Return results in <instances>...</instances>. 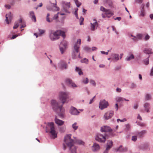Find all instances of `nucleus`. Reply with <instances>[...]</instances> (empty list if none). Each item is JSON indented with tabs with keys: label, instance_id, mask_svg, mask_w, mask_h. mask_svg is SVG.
Returning a JSON list of instances; mask_svg holds the SVG:
<instances>
[{
	"label": "nucleus",
	"instance_id": "f257e3e1",
	"mask_svg": "<svg viewBox=\"0 0 153 153\" xmlns=\"http://www.w3.org/2000/svg\"><path fill=\"white\" fill-rule=\"evenodd\" d=\"M51 104L53 110L58 113V115L61 118L64 117L65 109L62 108V104L60 105L54 100L51 101Z\"/></svg>",
	"mask_w": 153,
	"mask_h": 153
},
{
	"label": "nucleus",
	"instance_id": "f03ea898",
	"mask_svg": "<svg viewBox=\"0 0 153 153\" xmlns=\"http://www.w3.org/2000/svg\"><path fill=\"white\" fill-rule=\"evenodd\" d=\"M71 134L67 135L64 138V142L69 147L71 153H76V147L74 145V141L71 138Z\"/></svg>",
	"mask_w": 153,
	"mask_h": 153
},
{
	"label": "nucleus",
	"instance_id": "7ed1b4c3",
	"mask_svg": "<svg viewBox=\"0 0 153 153\" xmlns=\"http://www.w3.org/2000/svg\"><path fill=\"white\" fill-rule=\"evenodd\" d=\"M60 36H61L63 38H65V33L61 30H57L56 31L51 32L50 35V38L51 40L54 41L59 39Z\"/></svg>",
	"mask_w": 153,
	"mask_h": 153
},
{
	"label": "nucleus",
	"instance_id": "20e7f679",
	"mask_svg": "<svg viewBox=\"0 0 153 153\" xmlns=\"http://www.w3.org/2000/svg\"><path fill=\"white\" fill-rule=\"evenodd\" d=\"M48 126L50 128L49 132L52 136V137L54 139L57 137V132H56L54 127V123L53 122L48 123Z\"/></svg>",
	"mask_w": 153,
	"mask_h": 153
},
{
	"label": "nucleus",
	"instance_id": "39448f33",
	"mask_svg": "<svg viewBox=\"0 0 153 153\" xmlns=\"http://www.w3.org/2000/svg\"><path fill=\"white\" fill-rule=\"evenodd\" d=\"M69 93L67 92H61L59 94V99L62 102V104L66 102V100L68 98Z\"/></svg>",
	"mask_w": 153,
	"mask_h": 153
},
{
	"label": "nucleus",
	"instance_id": "423d86ee",
	"mask_svg": "<svg viewBox=\"0 0 153 153\" xmlns=\"http://www.w3.org/2000/svg\"><path fill=\"white\" fill-rule=\"evenodd\" d=\"M95 140L100 142H104L106 139V135L105 134H97L95 136Z\"/></svg>",
	"mask_w": 153,
	"mask_h": 153
},
{
	"label": "nucleus",
	"instance_id": "0eeeda50",
	"mask_svg": "<svg viewBox=\"0 0 153 153\" xmlns=\"http://www.w3.org/2000/svg\"><path fill=\"white\" fill-rule=\"evenodd\" d=\"M100 10L102 11L105 12V14L107 17H110L111 16L113 15V13L111 11L110 9H107L102 6L100 7Z\"/></svg>",
	"mask_w": 153,
	"mask_h": 153
},
{
	"label": "nucleus",
	"instance_id": "6e6552de",
	"mask_svg": "<svg viewBox=\"0 0 153 153\" xmlns=\"http://www.w3.org/2000/svg\"><path fill=\"white\" fill-rule=\"evenodd\" d=\"M108 105V103L105 100H101L99 105V108L101 110L105 108Z\"/></svg>",
	"mask_w": 153,
	"mask_h": 153
},
{
	"label": "nucleus",
	"instance_id": "1a4fd4ad",
	"mask_svg": "<svg viewBox=\"0 0 153 153\" xmlns=\"http://www.w3.org/2000/svg\"><path fill=\"white\" fill-rule=\"evenodd\" d=\"M93 21V23H91V30L94 31L98 26V24L95 19H94Z\"/></svg>",
	"mask_w": 153,
	"mask_h": 153
},
{
	"label": "nucleus",
	"instance_id": "9d476101",
	"mask_svg": "<svg viewBox=\"0 0 153 153\" xmlns=\"http://www.w3.org/2000/svg\"><path fill=\"white\" fill-rule=\"evenodd\" d=\"M114 114V112L110 111L107 112L104 115V118L106 120H108Z\"/></svg>",
	"mask_w": 153,
	"mask_h": 153
},
{
	"label": "nucleus",
	"instance_id": "9b49d317",
	"mask_svg": "<svg viewBox=\"0 0 153 153\" xmlns=\"http://www.w3.org/2000/svg\"><path fill=\"white\" fill-rule=\"evenodd\" d=\"M66 83L70 87L73 88L77 87L76 85L72 82V80L69 79H67L66 80Z\"/></svg>",
	"mask_w": 153,
	"mask_h": 153
},
{
	"label": "nucleus",
	"instance_id": "f8f14e48",
	"mask_svg": "<svg viewBox=\"0 0 153 153\" xmlns=\"http://www.w3.org/2000/svg\"><path fill=\"white\" fill-rule=\"evenodd\" d=\"M6 20L7 23L9 24L12 19V16L10 12H9L6 15Z\"/></svg>",
	"mask_w": 153,
	"mask_h": 153
},
{
	"label": "nucleus",
	"instance_id": "ddd939ff",
	"mask_svg": "<svg viewBox=\"0 0 153 153\" xmlns=\"http://www.w3.org/2000/svg\"><path fill=\"white\" fill-rule=\"evenodd\" d=\"M112 130L111 128L107 126H104L101 128V131L102 132H108Z\"/></svg>",
	"mask_w": 153,
	"mask_h": 153
},
{
	"label": "nucleus",
	"instance_id": "4468645a",
	"mask_svg": "<svg viewBox=\"0 0 153 153\" xmlns=\"http://www.w3.org/2000/svg\"><path fill=\"white\" fill-rule=\"evenodd\" d=\"M142 36V35L140 34H138L136 36H134L132 35H131L130 36L131 37V39L134 41L141 39Z\"/></svg>",
	"mask_w": 153,
	"mask_h": 153
},
{
	"label": "nucleus",
	"instance_id": "2eb2a0df",
	"mask_svg": "<svg viewBox=\"0 0 153 153\" xmlns=\"http://www.w3.org/2000/svg\"><path fill=\"white\" fill-rule=\"evenodd\" d=\"M112 142L111 141H108L107 143V146L105 150L103 153H108V150H109L112 146Z\"/></svg>",
	"mask_w": 153,
	"mask_h": 153
},
{
	"label": "nucleus",
	"instance_id": "dca6fc26",
	"mask_svg": "<svg viewBox=\"0 0 153 153\" xmlns=\"http://www.w3.org/2000/svg\"><path fill=\"white\" fill-rule=\"evenodd\" d=\"M70 112L71 114L74 115H77L79 113L75 108L72 107L71 108Z\"/></svg>",
	"mask_w": 153,
	"mask_h": 153
},
{
	"label": "nucleus",
	"instance_id": "f3484780",
	"mask_svg": "<svg viewBox=\"0 0 153 153\" xmlns=\"http://www.w3.org/2000/svg\"><path fill=\"white\" fill-rule=\"evenodd\" d=\"M100 148L99 145L96 143H95L92 147V150L93 151L95 152L98 150Z\"/></svg>",
	"mask_w": 153,
	"mask_h": 153
},
{
	"label": "nucleus",
	"instance_id": "a211bd4d",
	"mask_svg": "<svg viewBox=\"0 0 153 153\" xmlns=\"http://www.w3.org/2000/svg\"><path fill=\"white\" fill-rule=\"evenodd\" d=\"M150 104L148 103H145L144 105V107L145 109V110L147 113L150 112L149 109L150 108Z\"/></svg>",
	"mask_w": 153,
	"mask_h": 153
},
{
	"label": "nucleus",
	"instance_id": "6ab92c4d",
	"mask_svg": "<svg viewBox=\"0 0 153 153\" xmlns=\"http://www.w3.org/2000/svg\"><path fill=\"white\" fill-rule=\"evenodd\" d=\"M55 123L59 126H62L64 123V121L58 119L56 117L55 119Z\"/></svg>",
	"mask_w": 153,
	"mask_h": 153
},
{
	"label": "nucleus",
	"instance_id": "aec40b11",
	"mask_svg": "<svg viewBox=\"0 0 153 153\" xmlns=\"http://www.w3.org/2000/svg\"><path fill=\"white\" fill-rule=\"evenodd\" d=\"M70 3L68 2H65L63 6V8L64 10L66 12H67V9L70 7Z\"/></svg>",
	"mask_w": 153,
	"mask_h": 153
},
{
	"label": "nucleus",
	"instance_id": "412c9836",
	"mask_svg": "<svg viewBox=\"0 0 153 153\" xmlns=\"http://www.w3.org/2000/svg\"><path fill=\"white\" fill-rule=\"evenodd\" d=\"M59 67L61 69H66L67 68V65L65 63L62 62L59 65Z\"/></svg>",
	"mask_w": 153,
	"mask_h": 153
},
{
	"label": "nucleus",
	"instance_id": "4be33fe9",
	"mask_svg": "<svg viewBox=\"0 0 153 153\" xmlns=\"http://www.w3.org/2000/svg\"><path fill=\"white\" fill-rule=\"evenodd\" d=\"M19 25L21 26L20 27L21 28L24 27L26 26L25 23L21 19H19Z\"/></svg>",
	"mask_w": 153,
	"mask_h": 153
},
{
	"label": "nucleus",
	"instance_id": "5701e85b",
	"mask_svg": "<svg viewBox=\"0 0 153 153\" xmlns=\"http://www.w3.org/2000/svg\"><path fill=\"white\" fill-rule=\"evenodd\" d=\"M112 60H114L115 61H117L119 60V55L117 54H113L112 55Z\"/></svg>",
	"mask_w": 153,
	"mask_h": 153
},
{
	"label": "nucleus",
	"instance_id": "b1692460",
	"mask_svg": "<svg viewBox=\"0 0 153 153\" xmlns=\"http://www.w3.org/2000/svg\"><path fill=\"white\" fill-rule=\"evenodd\" d=\"M146 130H143L142 131L139 132L137 134V136L140 137H143V135L146 134Z\"/></svg>",
	"mask_w": 153,
	"mask_h": 153
},
{
	"label": "nucleus",
	"instance_id": "393cba45",
	"mask_svg": "<svg viewBox=\"0 0 153 153\" xmlns=\"http://www.w3.org/2000/svg\"><path fill=\"white\" fill-rule=\"evenodd\" d=\"M152 49L150 48H145L144 50V53L146 54H150L152 53Z\"/></svg>",
	"mask_w": 153,
	"mask_h": 153
},
{
	"label": "nucleus",
	"instance_id": "a878e982",
	"mask_svg": "<svg viewBox=\"0 0 153 153\" xmlns=\"http://www.w3.org/2000/svg\"><path fill=\"white\" fill-rule=\"evenodd\" d=\"M127 150V148L126 147L122 148V146H120L118 149L117 151L121 152H125Z\"/></svg>",
	"mask_w": 153,
	"mask_h": 153
},
{
	"label": "nucleus",
	"instance_id": "bb28decb",
	"mask_svg": "<svg viewBox=\"0 0 153 153\" xmlns=\"http://www.w3.org/2000/svg\"><path fill=\"white\" fill-rule=\"evenodd\" d=\"M79 46L80 45H79L78 44H75L74 46V48L75 51L76 52V53L79 52Z\"/></svg>",
	"mask_w": 153,
	"mask_h": 153
},
{
	"label": "nucleus",
	"instance_id": "cd10ccee",
	"mask_svg": "<svg viewBox=\"0 0 153 153\" xmlns=\"http://www.w3.org/2000/svg\"><path fill=\"white\" fill-rule=\"evenodd\" d=\"M144 5L143 4H142L141 6L142 9L141 10V13L140 14V16H145L144 10Z\"/></svg>",
	"mask_w": 153,
	"mask_h": 153
},
{
	"label": "nucleus",
	"instance_id": "c85d7f7f",
	"mask_svg": "<svg viewBox=\"0 0 153 153\" xmlns=\"http://www.w3.org/2000/svg\"><path fill=\"white\" fill-rule=\"evenodd\" d=\"M75 70L76 72H78L79 75H82L83 74V72L82 71V70L80 68L76 67Z\"/></svg>",
	"mask_w": 153,
	"mask_h": 153
},
{
	"label": "nucleus",
	"instance_id": "c756f323",
	"mask_svg": "<svg viewBox=\"0 0 153 153\" xmlns=\"http://www.w3.org/2000/svg\"><path fill=\"white\" fill-rule=\"evenodd\" d=\"M67 45L68 43L66 41H63L61 43L60 46H61L62 45L65 48H66L67 46Z\"/></svg>",
	"mask_w": 153,
	"mask_h": 153
},
{
	"label": "nucleus",
	"instance_id": "7c9ffc66",
	"mask_svg": "<svg viewBox=\"0 0 153 153\" xmlns=\"http://www.w3.org/2000/svg\"><path fill=\"white\" fill-rule=\"evenodd\" d=\"M50 14L49 13H48L46 18V20L48 22H51L52 21V19H50L49 16Z\"/></svg>",
	"mask_w": 153,
	"mask_h": 153
},
{
	"label": "nucleus",
	"instance_id": "2f4dec72",
	"mask_svg": "<svg viewBox=\"0 0 153 153\" xmlns=\"http://www.w3.org/2000/svg\"><path fill=\"white\" fill-rule=\"evenodd\" d=\"M72 127L74 130H76L78 128V126L76 123H75L72 125Z\"/></svg>",
	"mask_w": 153,
	"mask_h": 153
},
{
	"label": "nucleus",
	"instance_id": "473e14b6",
	"mask_svg": "<svg viewBox=\"0 0 153 153\" xmlns=\"http://www.w3.org/2000/svg\"><path fill=\"white\" fill-rule=\"evenodd\" d=\"M134 58V55L133 54H131L130 56L128 57H127L126 58V60L127 61H129L131 59H133Z\"/></svg>",
	"mask_w": 153,
	"mask_h": 153
},
{
	"label": "nucleus",
	"instance_id": "72a5a7b5",
	"mask_svg": "<svg viewBox=\"0 0 153 153\" xmlns=\"http://www.w3.org/2000/svg\"><path fill=\"white\" fill-rule=\"evenodd\" d=\"M151 96L148 94H147L146 95L145 100H151Z\"/></svg>",
	"mask_w": 153,
	"mask_h": 153
},
{
	"label": "nucleus",
	"instance_id": "f704fd0d",
	"mask_svg": "<svg viewBox=\"0 0 153 153\" xmlns=\"http://www.w3.org/2000/svg\"><path fill=\"white\" fill-rule=\"evenodd\" d=\"M77 7H79L81 5V3L79 2L78 0H74Z\"/></svg>",
	"mask_w": 153,
	"mask_h": 153
},
{
	"label": "nucleus",
	"instance_id": "c9c22d12",
	"mask_svg": "<svg viewBox=\"0 0 153 153\" xmlns=\"http://www.w3.org/2000/svg\"><path fill=\"white\" fill-rule=\"evenodd\" d=\"M39 36H41L45 32V30H43L39 29Z\"/></svg>",
	"mask_w": 153,
	"mask_h": 153
},
{
	"label": "nucleus",
	"instance_id": "e433bc0d",
	"mask_svg": "<svg viewBox=\"0 0 153 153\" xmlns=\"http://www.w3.org/2000/svg\"><path fill=\"white\" fill-rule=\"evenodd\" d=\"M108 4L109 6L111 8H114L113 3L112 1H110L108 2Z\"/></svg>",
	"mask_w": 153,
	"mask_h": 153
},
{
	"label": "nucleus",
	"instance_id": "4c0bfd02",
	"mask_svg": "<svg viewBox=\"0 0 153 153\" xmlns=\"http://www.w3.org/2000/svg\"><path fill=\"white\" fill-rule=\"evenodd\" d=\"M53 9L55 11H58L59 10V8L56 6V4H53Z\"/></svg>",
	"mask_w": 153,
	"mask_h": 153
},
{
	"label": "nucleus",
	"instance_id": "58836bf2",
	"mask_svg": "<svg viewBox=\"0 0 153 153\" xmlns=\"http://www.w3.org/2000/svg\"><path fill=\"white\" fill-rule=\"evenodd\" d=\"M59 14V13L58 12L57 14L55 15L53 17L52 20H57L58 18V15Z\"/></svg>",
	"mask_w": 153,
	"mask_h": 153
},
{
	"label": "nucleus",
	"instance_id": "ea45409f",
	"mask_svg": "<svg viewBox=\"0 0 153 153\" xmlns=\"http://www.w3.org/2000/svg\"><path fill=\"white\" fill-rule=\"evenodd\" d=\"M116 100L117 102H121L123 101V98L120 97H118L116 98Z\"/></svg>",
	"mask_w": 153,
	"mask_h": 153
},
{
	"label": "nucleus",
	"instance_id": "a19ab883",
	"mask_svg": "<svg viewBox=\"0 0 153 153\" xmlns=\"http://www.w3.org/2000/svg\"><path fill=\"white\" fill-rule=\"evenodd\" d=\"M76 52L75 51H73L72 54V57L74 59L76 58L77 55Z\"/></svg>",
	"mask_w": 153,
	"mask_h": 153
},
{
	"label": "nucleus",
	"instance_id": "79ce46f5",
	"mask_svg": "<svg viewBox=\"0 0 153 153\" xmlns=\"http://www.w3.org/2000/svg\"><path fill=\"white\" fill-rule=\"evenodd\" d=\"M90 82L91 84L92 85L94 86H95L96 85V83L93 80H91L90 81Z\"/></svg>",
	"mask_w": 153,
	"mask_h": 153
},
{
	"label": "nucleus",
	"instance_id": "37998d69",
	"mask_svg": "<svg viewBox=\"0 0 153 153\" xmlns=\"http://www.w3.org/2000/svg\"><path fill=\"white\" fill-rule=\"evenodd\" d=\"M126 121V118H124L122 120H120V119H118L117 120V122L118 123L119 121L120 122H124Z\"/></svg>",
	"mask_w": 153,
	"mask_h": 153
},
{
	"label": "nucleus",
	"instance_id": "c03bdc74",
	"mask_svg": "<svg viewBox=\"0 0 153 153\" xmlns=\"http://www.w3.org/2000/svg\"><path fill=\"white\" fill-rule=\"evenodd\" d=\"M82 82L84 84H87L88 82V79L87 78H85V80H83L82 81Z\"/></svg>",
	"mask_w": 153,
	"mask_h": 153
},
{
	"label": "nucleus",
	"instance_id": "a18cd8bd",
	"mask_svg": "<svg viewBox=\"0 0 153 153\" xmlns=\"http://www.w3.org/2000/svg\"><path fill=\"white\" fill-rule=\"evenodd\" d=\"M131 140L134 141H135L137 140V136H133Z\"/></svg>",
	"mask_w": 153,
	"mask_h": 153
},
{
	"label": "nucleus",
	"instance_id": "49530a36",
	"mask_svg": "<svg viewBox=\"0 0 153 153\" xmlns=\"http://www.w3.org/2000/svg\"><path fill=\"white\" fill-rule=\"evenodd\" d=\"M144 63L145 65H147L149 63V59L148 58H147L144 61Z\"/></svg>",
	"mask_w": 153,
	"mask_h": 153
},
{
	"label": "nucleus",
	"instance_id": "de8ad7c7",
	"mask_svg": "<svg viewBox=\"0 0 153 153\" xmlns=\"http://www.w3.org/2000/svg\"><path fill=\"white\" fill-rule=\"evenodd\" d=\"M32 20L34 22H36V17L35 15L33 16L30 17Z\"/></svg>",
	"mask_w": 153,
	"mask_h": 153
},
{
	"label": "nucleus",
	"instance_id": "09e8293b",
	"mask_svg": "<svg viewBox=\"0 0 153 153\" xmlns=\"http://www.w3.org/2000/svg\"><path fill=\"white\" fill-rule=\"evenodd\" d=\"M19 23L18 24L17 23H16L15 24L14 26L13 27V28L14 29H15L17 28L19 26Z\"/></svg>",
	"mask_w": 153,
	"mask_h": 153
},
{
	"label": "nucleus",
	"instance_id": "8fccbe9b",
	"mask_svg": "<svg viewBox=\"0 0 153 153\" xmlns=\"http://www.w3.org/2000/svg\"><path fill=\"white\" fill-rule=\"evenodd\" d=\"M77 143L80 145H83L84 144V142L82 141L81 140H79L77 141Z\"/></svg>",
	"mask_w": 153,
	"mask_h": 153
},
{
	"label": "nucleus",
	"instance_id": "3c124183",
	"mask_svg": "<svg viewBox=\"0 0 153 153\" xmlns=\"http://www.w3.org/2000/svg\"><path fill=\"white\" fill-rule=\"evenodd\" d=\"M109 51L108 50V51L107 52H105L104 51H101V53L103 54H105L106 55H108V53Z\"/></svg>",
	"mask_w": 153,
	"mask_h": 153
},
{
	"label": "nucleus",
	"instance_id": "603ef678",
	"mask_svg": "<svg viewBox=\"0 0 153 153\" xmlns=\"http://www.w3.org/2000/svg\"><path fill=\"white\" fill-rule=\"evenodd\" d=\"M84 49L85 51H90V50H91V48H90L87 47H85Z\"/></svg>",
	"mask_w": 153,
	"mask_h": 153
},
{
	"label": "nucleus",
	"instance_id": "864d4df0",
	"mask_svg": "<svg viewBox=\"0 0 153 153\" xmlns=\"http://www.w3.org/2000/svg\"><path fill=\"white\" fill-rule=\"evenodd\" d=\"M150 38V36L148 34H147L145 37V40H147L149 39Z\"/></svg>",
	"mask_w": 153,
	"mask_h": 153
},
{
	"label": "nucleus",
	"instance_id": "5fc2aeb1",
	"mask_svg": "<svg viewBox=\"0 0 153 153\" xmlns=\"http://www.w3.org/2000/svg\"><path fill=\"white\" fill-rule=\"evenodd\" d=\"M64 48L61 47V46H60V50L62 54L64 52Z\"/></svg>",
	"mask_w": 153,
	"mask_h": 153
},
{
	"label": "nucleus",
	"instance_id": "6e6d98bb",
	"mask_svg": "<svg viewBox=\"0 0 153 153\" xmlns=\"http://www.w3.org/2000/svg\"><path fill=\"white\" fill-rule=\"evenodd\" d=\"M81 39H79L77 40V43H76V44H79L78 45H80V44H81Z\"/></svg>",
	"mask_w": 153,
	"mask_h": 153
},
{
	"label": "nucleus",
	"instance_id": "4d7b16f0",
	"mask_svg": "<svg viewBox=\"0 0 153 153\" xmlns=\"http://www.w3.org/2000/svg\"><path fill=\"white\" fill-rule=\"evenodd\" d=\"M138 107V104L137 103H136L134 105V108L135 109H137Z\"/></svg>",
	"mask_w": 153,
	"mask_h": 153
},
{
	"label": "nucleus",
	"instance_id": "13d9d810",
	"mask_svg": "<svg viewBox=\"0 0 153 153\" xmlns=\"http://www.w3.org/2000/svg\"><path fill=\"white\" fill-rule=\"evenodd\" d=\"M88 62V60L87 59L85 58L83 59V61H82V62L87 63Z\"/></svg>",
	"mask_w": 153,
	"mask_h": 153
},
{
	"label": "nucleus",
	"instance_id": "bf43d9fd",
	"mask_svg": "<svg viewBox=\"0 0 153 153\" xmlns=\"http://www.w3.org/2000/svg\"><path fill=\"white\" fill-rule=\"evenodd\" d=\"M126 130H128L130 128V126L128 124H127L126 125Z\"/></svg>",
	"mask_w": 153,
	"mask_h": 153
},
{
	"label": "nucleus",
	"instance_id": "052dcab7",
	"mask_svg": "<svg viewBox=\"0 0 153 153\" xmlns=\"http://www.w3.org/2000/svg\"><path fill=\"white\" fill-rule=\"evenodd\" d=\"M139 125L140 126H141L142 127H144L146 126V125L145 124L142 123H140Z\"/></svg>",
	"mask_w": 153,
	"mask_h": 153
},
{
	"label": "nucleus",
	"instance_id": "680f3d73",
	"mask_svg": "<svg viewBox=\"0 0 153 153\" xmlns=\"http://www.w3.org/2000/svg\"><path fill=\"white\" fill-rule=\"evenodd\" d=\"M30 17L34 15V13L33 12V11L30 12Z\"/></svg>",
	"mask_w": 153,
	"mask_h": 153
},
{
	"label": "nucleus",
	"instance_id": "e2e57ef3",
	"mask_svg": "<svg viewBox=\"0 0 153 153\" xmlns=\"http://www.w3.org/2000/svg\"><path fill=\"white\" fill-rule=\"evenodd\" d=\"M137 118V119H140V120H142V118L139 114H138V116Z\"/></svg>",
	"mask_w": 153,
	"mask_h": 153
},
{
	"label": "nucleus",
	"instance_id": "0e129e2a",
	"mask_svg": "<svg viewBox=\"0 0 153 153\" xmlns=\"http://www.w3.org/2000/svg\"><path fill=\"white\" fill-rule=\"evenodd\" d=\"M18 36L17 35H13L12 37L11 38V39H14L16 38Z\"/></svg>",
	"mask_w": 153,
	"mask_h": 153
},
{
	"label": "nucleus",
	"instance_id": "69168bd1",
	"mask_svg": "<svg viewBox=\"0 0 153 153\" xmlns=\"http://www.w3.org/2000/svg\"><path fill=\"white\" fill-rule=\"evenodd\" d=\"M5 7L9 9L10 8V6L9 5H5Z\"/></svg>",
	"mask_w": 153,
	"mask_h": 153
},
{
	"label": "nucleus",
	"instance_id": "338daca9",
	"mask_svg": "<svg viewBox=\"0 0 153 153\" xmlns=\"http://www.w3.org/2000/svg\"><path fill=\"white\" fill-rule=\"evenodd\" d=\"M121 17H117L116 18L114 19L115 20H118L119 21H120L121 19Z\"/></svg>",
	"mask_w": 153,
	"mask_h": 153
},
{
	"label": "nucleus",
	"instance_id": "774afa93",
	"mask_svg": "<svg viewBox=\"0 0 153 153\" xmlns=\"http://www.w3.org/2000/svg\"><path fill=\"white\" fill-rule=\"evenodd\" d=\"M150 75L151 76H153V67L152 68L151 70Z\"/></svg>",
	"mask_w": 153,
	"mask_h": 153
}]
</instances>
